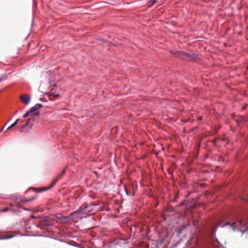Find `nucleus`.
<instances>
[{
  "label": "nucleus",
  "instance_id": "7",
  "mask_svg": "<svg viewBox=\"0 0 248 248\" xmlns=\"http://www.w3.org/2000/svg\"><path fill=\"white\" fill-rule=\"evenodd\" d=\"M42 107V105L39 104H37L34 106L31 107L30 108V110H29L30 112H31V115L32 114H34V113H35L36 112V111L37 109L40 108Z\"/></svg>",
  "mask_w": 248,
  "mask_h": 248
},
{
  "label": "nucleus",
  "instance_id": "2",
  "mask_svg": "<svg viewBox=\"0 0 248 248\" xmlns=\"http://www.w3.org/2000/svg\"><path fill=\"white\" fill-rule=\"evenodd\" d=\"M39 112H36L31 115V118L28 119L25 124V126L31 128L34 125V123L37 122L39 119Z\"/></svg>",
  "mask_w": 248,
  "mask_h": 248
},
{
  "label": "nucleus",
  "instance_id": "6",
  "mask_svg": "<svg viewBox=\"0 0 248 248\" xmlns=\"http://www.w3.org/2000/svg\"><path fill=\"white\" fill-rule=\"evenodd\" d=\"M97 204L94 203H90V205H87L85 207V210L86 212L90 211L91 212H93L92 214H94V212L96 211V210L94 209L93 207L96 206Z\"/></svg>",
  "mask_w": 248,
  "mask_h": 248
},
{
  "label": "nucleus",
  "instance_id": "14",
  "mask_svg": "<svg viewBox=\"0 0 248 248\" xmlns=\"http://www.w3.org/2000/svg\"><path fill=\"white\" fill-rule=\"evenodd\" d=\"M35 199V198H31V199L26 200V201H31L34 200Z\"/></svg>",
  "mask_w": 248,
  "mask_h": 248
},
{
  "label": "nucleus",
  "instance_id": "19",
  "mask_svg": "<svg viewBox=\"0 0 248 248\" xmlns=\"http://www.w3.org/2000/svg\"><path fill=\"white\" fill-rule=\"evenodd\" d=\"M11 237H12V236H9V237H7V239H8V238H11Z\"/></svg>",
  "mask_w": 248,
  "mask_h": 248
},
{
  "label": "nucleus",
  "instance_id": "13",
  "mask_svg": "<svg viewBox=\"0 0 248 248\" xmlns=\"http://www.w3.org/2000/svg\"><path fill=\"white\" fill-rule=\"evenodd\" d=\"M20 121V119H17L14 123V124H15L16 125L18 123V122Z\"/></svg>",
  "mask_w": 248,
  "mask_h": 248
},
{
  "label": "nucleus",
  "instance_id": "16",
  "mask_svg": "<svg viewBox=\"0 0 248 248\" xmlns=\"http://www.w3.org/2000/svg\"><path fill=\"white\" fill-rule=\"evenodd\" d=\"M5 125H4V126L3 127V128L1 129V130L0 131V132L2 131L3 130V129H4V127Z\"/></svg>",
  "mask_w": 248,
  "mask_h": 248
},
{
  "label": "nucleus",
  "instance_id": "22",
  "mask_svg": "<svg viewBox=\"0 0 248 248\" xmlns=\"http://www.w3.org/2000/svg\"><path fill=\"white\" fill-rule=\"evenodd\" d=\"M1 81V79H0V81Z\"/></svg>",
  "mask_w": 248,
  "mask_h": 248
},
{
  "label": "nucleus",
  "instance_id": "1",
  "mask_svg": "<svg viewBox=\"0 0 248 248\" xmlns=\"http://www.w3.org/2000/svg\"><path fill=\"white\" fill-rule=\"evenodd\" d=\"M65 169H64L57 176H56L53 181L52 182L51 184L49 185V186L45 187H42L39 189L35 188H31L34 192H42L48 189H50L51 187H52L57 183V182L60 179V177L65 173Z\"/></svg>",
  "mask_w": 248,
  "mask_h": 248
},
{
  "label": "nucleus",
  "instance_id": "9",
  "mask_svg": "<svg viewBox=\"0 0 248 248\" xmlns=\"http://www.w3.org/2000/svg\"><path fill=\"white\" fill-rule=\"evenodd\" d=\"M30 114L31 115V112H30V111L27 112L25 114L23 115V117L24 118H26Z\"/></svg>",
  "mask_w": 248,
  "mask_h": 248
},
{
  "label": "nucleus",
  "instance_id": "17",
  "mask_svg": "<svg viewBox=\"0 0 248 248\" xmlns=\"http://www.w3.org/2000/svg\"><path fill=\"white\" fill-rule=\"evenodd\" d=\"M13 205H14V204H13V203H10V205L11 206H13Z\"/></svg>",
  "mask_w": 248,
  "mask_h": 248
},
{
  "label": "nucleus",
  "instance_id": "15",
  "mask_svg": "<svg viewBox=\"0 0 248 248\" xmlns=\"http://www.w3.org/2000/svg\"><path fill=\"white\" fill-rule=\"evenodd\" d=\"M156 0H154L153 1H152V3L151 4V5H153L154 3H156Z\"/></svg>",
  "mask_w": 248,
  "mask_h": 248
},
{
  "label": "nucleus",
  "instance_id": "8",
  "mask_svg": "<svg viewBox=\"0 0 248 248\" xmlns=\"http://www.w3.org/2000/svg\"><path fill=\"white\" fill-rule=\"evenodd\" d=\"M14 124L13 123L12 125H11L6 130H5L4 133H6L7 131L11 129L13 127H14V126H15L16 125L15 124Z\"/></svg>",
  "mask_w": 248,
  "mask_h": 248
},
{
  "label": "nucleus",
  "instance_id": "12",
  "mask_svg": "<svg viewBox=\"0 0 248 248\" xmlns=\"http://www.w3.org/2000/svg\"><path fill=\"white\" fill-rule=\"evenodd\" d=\"M218 160H219V161H224V158H223L222 156H220V157H219Z\"/></svg>",
  "mask_w": 248,
  "mask_h": 248
},
{
  "label": "nucleus",
  "instance_id": "18",
  "mask_svg": "<svg viewBox=\"0 0 248 248\" xmlns=\"http://www.w3.org/2000/svg\"><path fill=\"white\" fill-rule=\"evenodd\" d=\"M234 224H235V222H233V223H232V226H234Z\"/></svg>",
  "mask_w": 248,
  "mask_h": 248
},
{
  "label": "nucleus",
  "instance_id": "11",
  "mask_svg": "<svg viewBox=\"0 0 248 248\" xmlns=\"http://www.w3.org/2000/svg\"><path fill=\"white\" fill-rule=\"evenodd\" d=\"M8 210H9V208L6 207V208H5L3 209H2L1 210V212H5L8 211Z\"/></svg>",
  "mask_w": 248,
  "mask_h": 248
},
{
  "label": "nucleus",
  "instance_id": "5",
  "mask_svg": "<svg viewBox=\"0 0 248 248\" xmlns=\"http://www.w3.org/2000/svg\"><path fill=\"white\" fill-rule=\"evenodd\" d=\"M20 99L23 103L26 105L29 103L31 97L27 94H23L20 96Z\"/></svg>",
  "mask_w": 248,
  "mask_h": 248
},
{
  "label": "nucleus",
  "instance_id": "21",
  "mask_svg": "<svg viewBox=\"0 0 248 248\" xmlns=\"http://www.w3.org/2000/svg\"><path fill=\"white\" fill-rule=\"evenodd\" d=\"M15 204L16 205V206H18V205L17 203H15Z\"/></svg>",
  "mask_w": 248,
  "mask_h": 248
},
{
  "label": "nucleus",
  "instance_id": "10",
  "mask_svg": "<svg viewBox=\"0 0 248 248\" xmlns=\"http://www.w3.org/2000/svg\"><path fill=\"white\" fill-rule=\"evenodd\" d=\"M26 127H26V126H25V125H23V126H22V127H21V128H20V132L21 133L23 132L24 131V129H25V128Z\"/></svg>",
  "mask_w": 248,
  "mask_h": 248
},
{
  "label": "nucleus",
  "instance_id": "4",
  "mask_svg": "<svg viewBox=\"0 0 248 248\" xmlns=\"http://www.w3.org/2000/svg\"><path fill=\"white\" fill-rule=\"evenodd\" d=\"M46 94L48 95L50 100H53L55 97H58L60 96L59 92H57V89L55 88L52 89L50 92L47 93Z\"/></svg>",
  "mask_w": 248,
  "mask_h": 248
},
{
  "label": "nucleus",
  "instance_id": "3",
  "mask_svg": "<svg viewBox=\"0 0 248 248\" xmlns=\"http://www.w3.org/2000/svg\"><path fill=\"white\" fill-rule=\"evenodd\" d=\"M180 56L182 59L186 61H193L196 58V56L190 55L187 53L181 52H180Z\"/></svg>",
  "mask_w": 248,
  "mask_h": 248
},
{
  "label": "nucleus",
  "instance_id": "20",
  "mask_svg": "<svg viewBox=\"0 0 248 248\" xmlns=\"http://www.w3.org/2000/svg\"><path fill=\"white\" fill-rule=\"evenodd\" d=\"M201 119H202V117H199V120H201Z\"/></svg>",
  "mask_w": 248,
  "mask_h": 248
}]
</instances>
